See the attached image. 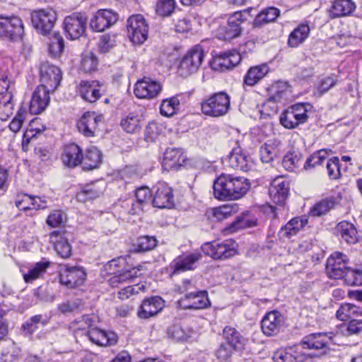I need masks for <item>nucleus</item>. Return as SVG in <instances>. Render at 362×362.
I'll return each instance as SVG.
<instances>
[{"label": "nucleus", "instance_id": "obj_55", "mask_svg": "<svg viewBox=\"0 0 362 362\" xmlns=\"http://www.w3.org/2000/svg\"><path fill=\"white\" fill-rule=\"evenodd\" d=\"M326 168L329 180H337L341 178L340 162L337 157H333L327 160Z\"/></svg>", "mask_w": 362, "mask_h": 362}, {"label": "nucleus", "instance_id": "obj_43", "mask_svg": "<svg viewBox=\"0 0 362 362\" xmlns=\"http://www.w3.org/2000/svg\"><path fill=\"white\" fill-rule=\"evenodd\" d=\"M279 15L280 11L276 7L264 8L255 17L253 21V25L255 27H261L264 24L274 22Z\"/></svg>", "mask_w": 362, "mask_h": 362}, {"label": "nucleus", "instance_id": "obj_60", "mask_svg": "<svg viewBox=\"0 0 362 362\" xmlns=\"http://www.w3.org/2000/svg\"><path fill=\"white\" fill-rule=\"evenodd\" d=\"M98 60L93 53H88L83 56L81 63V70L85 73H92L97 69Z\"/></svg>", "mask_w": 362, "mask_h": 362}, {"label": "nucleus", "instance_id": "obj_22", "mask_svg": "<svg viewBox=\"0 0 362 362\" xmlns=\"http://www.w3.org/2000/svg\"><path fill=\"white\" fill-rule=\"evenodd\" d=\"M49 90L44 86H39L33 93L30 103L29 110L31 114L38 115L43 112L49 103Z\"/></svg>", "mask_w": 362, "mask_h": 362}, {"label": "nucleus", "instance_id": "obj_4", "mask_svg": "<svg viewBox=\"0 0 362 362\" xmlns=\"http://www.w3.org/2000/svg\"><path fill=\"white\" fill-rule=\"evenodd\" d=\"M204 57L201 45H195L185 55L180 63L179 71L183 76H188L199 69Z\"/></svg>", "mask_w": 362, "mask_h": 362}, {"label": "nucleus", "instance_id": "obj_64", "mask_svg": "<svg viewBox=\"0 0 362 362\" xmlns=\"http://www.w3.org/2000/svg\"><path fill=\"white\" fill-rule=\"evenodd\" d=\"M345 280L351 285L362 286V267L354 269L350 268Z\"/></svg>", "mask_w": 362, "mask_h": 362}, {"label": "nucleus", "instance_id": "obj_61", "mask_svg": "<svg viewBox=\"0 0 362 362\" xmlns=\"http://www.w3.org/2000/svg\"><path fill=\"white\" fill-rule=\"evenodd\" d=\"M158 241L154 236L144 235L141 236L137 240V251L146 252L154 249L157 245Z\"/></svg>", "mask_w": 362, "mask_h": 362}, {"label": "nucleus", "instance_id": "obj_50", "mask_svg": "<svg viewBox=\"0 0 362 362\" xmlns=\"http://www.w3.org/2000/svg\"><path fill=\"white\" fill-rule=\"evenodd\" d=\"M21 349L13 341H9L4 347L1 356L0 362H13L21 355Z\"/></svg>", "mask_w": 362, "mask_h": 362}, {"label": "nucleus", "instance_id": "obj_18", "mask_svg": "<svg viewBox=\"0 0 362 362\" xmlns=\"http://www.w3.org/2000/svg\"><path fill=\"white\" fill-rule=\"evenodd\" d=\"M67 235V232L62 228L54 230L49 235L50 243L54 245L57 255L63 259L70 257L72 252Z\"/></svg>", "mask_w": 362, "mask_h": 362}, {"label": "nucleus", "instance_id": "obj_40", "mask_svg": "<svg viewBox=\"0 0 362 362\" xmlns=\"http://www.w3.org/2000/svg\"><path fill=\"white\" fill-rule=\"evenodd\" d=\"M269 71V68L265 64L250 68L244 77L245 84L255 86L268 74Z\"/></svg>", "mask_w": 362, "mask_h": 362}, {"label": "nucleus", "instance_id": "obj_57", "mask_svg": "<svg viewBox=\"0 0 362 362\" xmlns=\"http://www.w3.org/2000/svg\"><path fill=\"white\" fill-rule=\"evenodd\" d=\"M179 105L180 101L177 98L173 97L170 99L163 100L160 106V112L165 117L173 116Z\"/></svg>", "mask_w": 362, "mask_h": 362}, {"label": "nucleus", "instance_id": "obj_16", "mask_svg": "<svg viewBox=\"0 0 362 362\" xmlns=\"http://www.w3.org/2000/svg\"><path fill=\"white\" fill-rule=\"evenodd\" d=\"M118 20V15L109 9H102L97 11L90 19V26L96 32H103L114 25Z\"/></svg>", "mask_w": 362, "mask_h": 362}, {"label": "nucleus", "instance_id": "obj_11", "mask_svg": "<svg viewBox=\"0 0 362 362\" xmlns=\"http://www.w3.org/2000/svg\"><path fill=\"white\" fill-rule=\"evenodd\" d=\"M87 18L81 13H73L64 20V29L66 36L71 40H76L83 36L86 31Z\"/></svg>", "mask_w": 362, "mask_h": 362}, {"label": "nucleus", "instance_id": "obj_35", "mask_svg": "<svg viewBox=\"0 0 362 362\" xmlns=\"http://www.w3.org/2000/svg\"><path fill=\"white\" fill-rule=\"evenodd\" d=\"M307 222V219L295 217L281 227L279 232V236L283 240L289 239L296 235L306 225Z\"/></svg>", "mask_w": 362, "mask_h": 362}, {"label": "nucleus", "instance_id": "obj_21", "mask_svg": "<svg viewBox=\"0 0 362 362\" xmlns=\"http://www.w3.org/2000/svg\"><path fill=\"white\" fill-rule=\"evenodd\" d=\"M86 277V273L83 268L78 267H66L59 275L60 283L69 288L82 285Z\"/></svg>", "mask_w": 362, "mask_h": 362}, {"label": "nucleus", "instance_id": "obj_38", "mask_svg": "<svg viewBox=\"0 0 362 362\" xmlns=\"http://www.w3.org/2000/svg\"><path fill=\"white\" fill-rule=\"evenodd\" d=\"M224 342L231 345L238 351L243 349L246 339L245 337L234 327L227 326L223 331Z\"/></svg>", "mask_w": 362, "mask_h": 362}, {"label": "nucleus", "instance_id": "obj_6", "mask_svg": "<svg viewBox=\"0 0 362 362\" xmlns=\"http://www.w3.org/2000/svg\"><path fill=\"white\" fill-rule=\"evenodd\" d=\"M57 19V12L50 8L35 11L31 15L33 26L44 35L50 33Z\"/></svg>", "mask_w": 362, "mask_h": 362}, {"label": "nucleus", "instance_id": "obj_17", "mask_svg": "<svg viewBox=\"0 0 362 362\" xmlns=\"http://www.w3.org/2000/svg\"><path fill=\"white\" fill-rule=\"evenodd\" d=\"M241 61L240 54L235 50L220 53L211 62V67L218 71H224L237 66Z\"/></svg>", "mask_w": 362, "mask_h": 362}, {"label": "nucleus", "instance_id": "obj_53", "mask_svg": "<svg viewBox=\"0 0 362 362\" xmlns=\"http://www.w3.org/2000/svg\"><path fill=\"white\" fill-rule=\"evenodd\" d=\"M328 153L325 149H321L315 152L310 157H308L304 164V169L308 170L310 168H315L317 165H322V163L327 159Z\"/></svg>", "mask_w": 362, "mask_h": 362}, {"label": "nucleus", "instance_id": "obj_58", "mask_svg": "<svg viewBox=\"0 0 362 362\" xmlns=\"http://www.w3.org/2000/svg\"><path fill=\"white\" fill-rule=\"evenodd\" d=\"M238 350L226 342H221L215 351V356L221 361H229L235 351Z\"/></svg>", "mask_w": 362, "mask_h": 362}, {"label": "nucleus", "instance_id": "obj_44", "mask_svg": "<svg viewBox=\"0 0 362 362\" xmlns=\"http://www.w3.org/2000/svg\"><path fill=\"white\" fill-rule=\"evenodd\" d=\"M50 266V262L41 261L35 263L30 267L28 273L23 274V279L26 283H31L33 281L41 278L46 272L47 269Z\"/></svg>", "mask_w": 362, "mask_h": 362}, {"label": "nucleus", "instance_id": "obj_59", "mask_svg": "<svg viewBox=\"0 0 362 362\" xmlns=\"http://www.w3.org/2000/svg\"><path fill=\"white\" fill-rule=\"evenodd\" d=\"M337 80L334 79L332 76H327L322 78L314 91V95L317 97L322 96L327 93L330 88L334 87L337 84Z\"/></svg>", "mask_w": 362, "mask_h": 362}, {"label": "nucleus", "instance_id": "obj_13", "mask_svg": "<svg viewBox=\"0 0 362 362\" xmlns=\"http://www.w3.org/2000/svg\"><path fill=\"white\" fill-rule=\"evenodd\" d=\"M41 86L54 91L59 86L62 78V71L59 67L43 62L40 66Z\"/></svg>", "mask_w": 362, "mask_h": 362}, {"label": "nucleus", "instance_id": "obj_41", "mask_svg": "<svg viewBox=\"0 0 362 362\" xmlns=\"http://www.w3.org/2000/svg\"><path fill=\"white\" fill-rule=\"evenodd\" d=\"M310 26L308 24H300L289 35L288 45L295 48L301 45L310 34Z\"/></svg>", "mask_w": 362, "mask_h": 362}, {"label": "nucleus", "instance_id": "obj_31", "mask_svg": "<svg viewBox=\"0 0 362 362\" xmlns=\"http://www.w3.org/2000/svg\"><path fill=\"white\" fill-rule=\"evenodd\" d=\"M199 253H191L177 257L174 259L172 267L174 273H180L194 269L195 264L200 259Z\"/></svg>", "mask_w": 362, "mask_h": 362}, {"label": "nucleus", "instance_id": "obj_27", "mask_svg": "<svg viewBox=\"0 0 362 362\" xmlns=\"http://www.w3.org/2000/svg\"><path fill=\"white\" fill-rule=\"evenodd\" d=\"M307 358V354L299 346L278 351L273 356L274 362H304Z\"/></svg>", "mask_w": 362, "mask_h": 362}, {"label": "nucleus", "instance_id": "obj_52", "mask_svg": "<svg viewBox=\"0 0 362 362\" xmlns=\"http://www.w3.org/2000/svg\"><path fill=\"white\" fill-rule=\"evenodd\" d=\"M256 225V221L248 218V214H243L236 217L227 228L229 233H234L240 229L250 228Z\"/></svg>", "mask_w": 362, "mask_h": 362}, {"label": "nucleus", "instance_id": "obj_34", "mask_svg": "<svg viewBox=\"0 0 362 362\" xmlns=\"http://www.w3.org/2000/svg\"><path fill=\"white\" fill-rule=\"evenodd\" d=\"M356 9V4L351 0H336L329 10L331 18H336L350 15Z\"/></svg>", "mask_w": 362, "mask_h": 362}, {"label": "nucleus", "instance_id": "obj_3", "mask_svg": "<svg viewBox=\"0 0 362 362\" xmlns=\"http://www.w3.org/2000/svg\"><path fill=\"white\" fill-rule=\"evenodd\" d=\"M241 11L230 14L226 24L221 25L216 30L217 38L230 40L240 35L243 28L241 24L246 20Z\"/></svg>", "mask_w": 362, "mask_h": 362}, {"label": "nucleus", "instance_id": "obj_14", "mask_svg": "<svg viewBox=\"0 0 362 362\" xmlns=\"http://www.w3.org/2000/svg\"><path fill=\"white\" fill-rule=\"evenodd\" d=\"M151 204L153 206L170 209L174 206V196L173 189L165 183L160 182L155 187Z\"/></svg>", "mask_w": 362, "mask_h": 362}, {"label": "nucleus", "instance_id": "obj_51", "mask_svg": "<svg viewBox=\"0 0 362 362\" xmlns=\"http://www.w3.org/2000/svg\"><path fill=\"white\" fill-rule=\"evenodd\" d=\"M336 315L339 320L346 321L354 315H362V308L354 304L345 303L340 306Z\"/></svg>", "mask_w": 362, "mask_h": 362}, {"label": "nucleus", "instance_id": "obj_47", "mask_svg": "<svg viewBox=\"0 0 362 362\" xmlns=\"http://www.w3.org/2000/svg\"><path fill=\"white\" fill-rule=\"evenodd\" d=\"M13 94L0 95V120L6 121L13 114Z\"/></svg>", "mask_w": 362, "mask_h": 362}, {"label": "nucleus", "instance_id": "obj_30", "mask_svg": "<svg viewBox=\"0 0 362 362\" xmlns=\"http://www.w3.org/2000/svg\"><path fill=\"white\" fill-rule=\"evenodd\" d=\"M82 151L76 144H70L64 147L62 155L63 163L69 168H74L82 162Z\"/></svg>", "mask_w": 362, "mask_h": 362}, {"label": "nucleus", "instance_id": "obj_8", "mask_svg": "<svg viewBox=\"0 0 362 362\" xmlns=\"http://www.w3.org/2000/svg\"><path fill=\"white\" fill-rule=\"evenodd\" d=\"M24 27L21 18L16 16L0 18V38H7L13 41L22 39Z\"/></svg>", "mask_w": 362, "mask_h": 362}, {"label": "nucleus", "instance_id": "obj_28", "mask_svg": "<svg viewBox=\"0 0 362 362\" xmlns=\"http://www.w3.org/2000/svg\"><path fill=\"white\" fill-rule=\"evenodd\" d=\"M136 202L132 204L129 213L131 214H139L145 208L150 206L153 197V193L149 188L141 187L138 188L135 192Z\"/></svg>", "mask_w": 362, "mask_h": 362}, {"label": "nucleus", "instance_id": "obj_9", "mask_svg": "<svg viewBox=\"0 0 362 362\" xmlns=\"http://www.w3.org/2000/svg\"><path fill=\"white\" fill-rule=\"evenodd\" d=\"M214 194L219 200L237 199L238 192L234 189V177L221 175L214 182Z\"/></svg>", "mask_w": 362, "mask_h": 362}, {"label": "nucleus", "instance_id": "obj_33", "mask_svg": "<svg viewBox=\"0 0 362 362\" xmlns=\"http://www.w3.org/2000/svg\"><path fill=\"white\" fill-rule=\"evenodd\" d=\"M184 160L181 150L168 148L164 153L163 167L165 170H177Z\"/></svg>", "mask_w": 362, "mask_h": 362}, {"label": "nucleus", "instance_id": "obj_62", "mask_svg": "<svg viewBox=\"0 0 362 362\" xmlns=\"http://www.w3.org/2000/svg\"><path fill=\"white\" fill-rule=\"evenodd\" d=\"M238 211L239 206L236 204H225L214 209V216L221 220L236 214Z\"/></svg>", "mask_w": 362, "mask_h": 362}, {"label": "nucleus", "instance_id": "obj_56", "mask_svg": "<svg viewBox=\"0 0 362 362\" xmlns=\"http://www.w3.org/2000/svg\"><path fill=\"white\" fill-rule=\"evenodd\" d=\"M49 45V51L52 56L57 57L60 55L64 49V41L59 33H54L50 39Z\"/></svg>", "mask_w": 362, "mask_h": 362}, {"label": "nucleus", "instance_id": "obj_15", "mask_svg": "<svg viewBox=\"0 0 362 362\" xmlns=\"http://www.w3.org/2000/svg\"><path fill=\"white\" fill-rule=\"evenodd\" d=\"M178 303L180 308L189 310L204 309L210 305L208 293L206 291L187 293L178 301Z\"/></svg>", "mask_w": 362, "mask_h": 362}, {"label": "nucleus", "instance_id": "obj_39", "mask_svg": "<svg viewBox=\"0 0 362 362\" xmlns=\"http://www.w3.org/2000/svg\"><path fill=\"white\" fill-rule=\"evenodd\" d=\"M102 163V153L95 146L86 149V154L82 157L83 168L86 170L97 168Z\"/></svg>", "mask_w": 362, "mask_h": 362}, {"label": "nucleus", "instance_id": "obj_37", "mask_svg": "<svg viewBox=\"0 0 362 362\" xmlns=\"http://www.w3.org/2000/svg\"><path fill=\"white\" fill-rule=\"evenodd\" d=\"M271 196L274 197L278 204H283L289 193V183L286 180L276 179L269 189Z\"/></svg>", "mask_w": 362, "mask_h": 362}, {"label": "nucleus", "instance_id": "obj_32", "mask_svg": "<svg viewBox=\"0 0 362 362\" xmlns=\"http://www.w3.org/2000/svg\"><path fill=\"white\" fill-rule=\"evenodd\" d=\"M194 334V329L185 323L174 324L168 328V337L177 341H187Z\"/></svg>", "mask_w": 362, "mask_h": 362}, {"label": "nucleus", "instance_id": "obj_48", "mask_svg": "<svg viewBox=\"0 0 362 362\" xmlns=\"http://www.w3.org/2000/svg\"><path fill=\"white\" fill-rule=\"evenodd\" d=\"M102 193L103 191L100 188L91 183L81 188V190L76 194V199L81 202H86L99 197Z\"/></svg>", "mask_w": 362, "mask_h": 362}, {"label": "nucleus", "instance_id": "obj_24", "mask_svg": "<svg viewBox=\"0 0 362 362\" xmlns=\"http://www.w3.org/2000/svg\"><path fill=\"white\" fill-rule=\"evenodd\" d=\"M101 120V115H98L93 112H87L78 121L77 128L85 136L92 137L94 136L95 132Z\"/></svg>", "mask_w": 362, "mask_h": 362}, {"label": "nucleus", "instance_id": "obj_45", "mask_svg": "<svg viewBox=\"0 0 362 362\" xmlns=\"http://www.w3.org/2000/svg\"><path fill=\"white\" fill-rule=\"evenodd\" d=\"M302 162V153L299 151H292L284 156L282 165L286 170L293 172L301 165Z\"/></svg>", "mask_w": 362, "mask_h": 362}, {"label": "nucleus", "instance_id": "obj_42", "mask_svg": "<svg viewBox=\"0 0 362 362\" xmlns=\"http://www.w3.org/2000/svg\"><path fill=\"white\" fill-rule=\"evenodd\" d=\"M337 230L348 244H355L358 242V232L353 224L346 221L340 222L337 224Z\"/></svg>", "mask_w": 362, "mask_h": 362}, {"label": "nucleus", "instance_id": "obj_12", "mask_svg": "<svg viewBox=\"0 0 362 362\" xmlns=\"http://www.w3.org/2000/svg\"><path fill=\"white\" fill-rule=\"evenodd\" d=\"M161 90V84L148 77L138 80L134 88V93L136 98L148 100L156 98Z\"/></svg>", "mask_w": 362, "mask_h": 362}, {"label": "nucleus", "instance_id": "obj_29", "mask_svg": "<svg viewBox=\"0 0 362 362\" xmlns=\"http://www.w3.org/2000/svg\"><path fill=\"white\" fill-rule=\"evenodd\" d=\"M16 206L20 210L43 209L47 207V200L45 198L37 196H30L23 194L18 196Z\"/></svg>", "mask_w": 362, "mask_h": 362}, {"label": "nucleus", "instance_id": "obj_7", "mask_svg": "<svg viewBox=\"0 0 362 362\" xmlns=\"http://www.w3.org/2000/svg\"><path fill=\"white\" fill-rule=\"evenodd\" d=\"M127 28L128 36L133 43L141 45L147 40L148 25L143 16L138 14L129 17Z\"/></svg>", "mask_w": 362, "mask_h": 362}, {"label": "nucleus", "instance_id": "obj_23", "mask_svg": "<svg viewBox=\"0 0 362 362\" xmlns=\"http://www.w3.org/2000/svg\"><path fill=\"white\" fill-rule=\"evenodd\" d=\"M86 336L93 343L100 346H112L117 344L118 337L115 332H106L98 327L88 329Z\"/></svg>", "mask_w": 362, "mask_h": 362}, {"label": "nucleus", "instance_id": "obj_54", "mask_svg": "<svg viewBox=\"0 0 362 362\" xmlns=\"http://www.w3.org/2000/svg\"><path fill=\"white\" fill-rule=\"evenodd\" d=\"M175 0H158L156 13L160 17H168L175 11Z\"/></svg>", "mask_w": 362, "mask_h": 362}, {"label": "nucleus", "instance_id": "obj_10", "mask_svg": "<svg viewBox=\"0 0 362 362\" xmlns=\"http://www.w3.org/2000/svg\"><path fill=\"white\" fill-rule=\"evenodd\" d=\"M349 269L350 268L347 267L346 256L341 252L331 255L327 261V273L332 279H346Z\"/></svg>", "mask_w": 362, "mask_h": 362}, {"label": "nucleus", "instance_id": "obj_20", "mask_svg": "<svg viewBox=\"0 0 362 362\" xmlns=\"http://www.w3.org/2000/svg\"><path fill=\"white\" fill-rule=\"evenodd\" d=\"M165 307V301L160 296L145 298L137 312L140 319L146 320L156 316Z\"/></svg>", "mask_w": 362, "mask_h": 362}, {"label": "nucleus", "instance_id": "obj_1", "mask_svg": "<svg viewBox=\"0 0 362 362\" xmlns=\"http://www.w3.org/2000/svg\"><path fill=\"white\" fill-rule=\"evenodd\" d=\"M105 268L112 275L109 279L110 285L116 287L119 284L130 282L141 276L142 267L139 265L132 267L128 264L126 258L120 257L110 261Z\"/></svg>", "mask_w": 362, "mask_h": 362}, {"label": "nucleus", "instance_id": "obj_5", "mask_svg": "<svg viewBox=\"0 0 362 362\" xmlns=\"http://www.w3.org/2000/svg\"><path fill=\"white\" fill-rule=\"evenodd\" d=\"M202 250L204 254L214 259H226L237 254L233 244L229 240L205 243L202 245Z\"/></svg>", "mask_w": 362, "mask_h": 362}, {"label": "nucleus", "instance_id": "obj_49", "mask_svg": "<svg viewBox=\"0 0 362 362\" xmlns=\"http://www.w3.org/2000/svg\"><path fill=\"white\" fill-rule=\"evenodd\" d=\"M334 197L323 199L311 208L310 214L313 216H322L334 208Z\"/></svg>", "mask_w": 362, "mask_h": 362}, {"label": "nucleus", "instance_id": "obj_63", "mask_svg": "<svg viewBox=\"0 0 362 362\" xmlns=\"http://www.w3.org/2000/svg\"><path fill=\"white\" fill-rule=\"evenodd\" d=\"M161 132V127L156 122H151L148 124L145 129V140L148 142L154 141Z\"/></svg>", "mask_w": 362, "mask_h": 362}, {"label": "nucleus", "instance_id": "obj_26", "mask_svg": "<svg viewBox=\"0 0 362 362\" xmlns=\"http://www.w3.org/2000/svg\"><path fill=\"white\" fill-rule=\"evenodd\" d=\"M330 341L331 338L329 337L326 333H313L303 338L300 347L301 350H303V349L325 350ZM323 353L326 354V351H324Z\"/></svg>", "mask_w": 362, "mask_h": 362}, {"label": "nucleus", "instance_id": "obj_2", "mask_svg": "<svg viewBox=\"0 0 362 362\" xmlns=\"http://www.w3.org/2000/svg\"><path fill=\"white\" fill-rule=\"evenodd\" d=\"M230 106L228 95L225 92H219L202 103V110L206 115L218 117L226 115Z\"/></svg>", "mask_w": 362, "mask_h": 362}, {"label": "nucleus", "instance_id": "obj_36", "mask_svg": "<svg viewBox=\"0 0 362 362\" xmlns=\"http://www.w3.org/2000/svg\"><path fill=\"white\" fill-rule=\"evenodd\" d=\"M97 86L96 81H81L79 92L82 98L91 103L96 102L101 96L100 90Z\"/></svg>", "mask_w": 362, "mask_h": 362}, {"label": "nucleus", "instance_id": "obj_19", "mask_svg": "<svg viewBox=\"0 0 362 362\" xmlns=\"http://www.w3.org/2000/svg\"><path fill=\"white\" fill-rule=\"evenodd\" d=\"M284 323V316L278 311L267 313L261 322L262 332L267 337L278 334Z\"/></svg>", "mask_w": 362, "mask_h": 362}, {"label": "nucleus", "instance_id": "obj_25", "mask_svg": "<svg viewBox=\"0 0 362 362\" xmlns=\"http://www.w3.org/2000/svg\"><path fill=\"white\" fill-rule=\"evenodd\" d=\"M228 158L230 166L235 170L247 172L252 166L251 158L240 147L234 148Z\"/></svg>", "mask_w": 362, "mask_h": 362}, {"label": "nucleus", "instance_id": "obj_46", "mask_svg": "<svg viewBox=\"0 0 362 362\" xmlns=\"http://www.w3.org/2000/svg\"><path fill=\"white\" fill-rule=\"evenodd\" d=\"M141 116L131 112L124 119L121 121L122 129L127 133L134 134L140 131L141 129Z\"/></svg>", "mask_w": 362, "mask_h": 362}]
</instances>
